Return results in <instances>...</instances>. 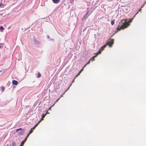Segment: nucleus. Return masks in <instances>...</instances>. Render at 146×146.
<instances>
[{
	"label": "nucleus",
	"mask_w": 146,
	"mask_h": 146,
	"mask_svg": "<svg viewBox=\"0 0 146 146\" xmlns=\"http://www.w3.org/2000/svg\"><path fill=\"white\" fill-rule=\"evenodd\" d=\"M115 23L114 21L112 20L111 22V24L112 25H113Z\"/></svg>",
	"instance_id": "nucleus-9"
},
{
	"label": "nucleus",
	"mask_w": 146,
	"mask_h": 146,
	"mask_svg": "<svg viewBox=\"0 0 146 146\" xmlns=\"http://www.w3.org/2000/svg\"><path fill=\"white\" fill-rule=\"evenodd\" d=\"M141 10V9H140L139 11H138L137 13H136V15H136L139 12V11H140Z\"/></svg>",
	"instance_id": "nucleus-12"
},
{
	"label": "nucleus",
	"mask_w": 146,
	"mask_h": 146,
	"mask_svg": "<svg viewBox=\"0 0 146 146\" xmlns=\"http://www.w3.org/2000/svg\"><path fill=\"white\" fill-rule=\"evenodd\" d=\"M86 65V64L84 66V67H83L84 68L85 67H86V65Z\"/></svg>",
	"instance_id": "nucleus-20"
},
{
	"label": "nucleus",
	"mask_w": 146,
	"mask_h": 146,
	"mask_svg": "<svg viewBox=\"0 0 146 146\" xmlns=\"http://www.w3.org/2000/svg\"><path fill=\"white\" fill-rule=\"evenodd\" d=\"M114 41L113 39H111L110 41L107 42L105 45H106V46L108 45L110 47H111L114 43Z\"/></svg>",
	"instance_id": "nucleus-2"
},
{
	"label": "nucleus",
	"mask_w": 146,
	"mask_h": 146,
	"mask_svg": "<svg viewBox=\"0 0 146 146\" xmlns=\"http://www.w3.org/2000/svg\"><path fill=\"white\" fill-rule=\"evenodd\" d=\"M82 71H81V70H80V72H79V73H80H80L82 72Z\"/></svg>",
	"instance_id": "nucleus-18"
},
{
	"label": "nucleus",
	"mask_w": 146,
	"mask_h": 146,
	"mask_svg": "<svg viewBox=\"0 0 146 146\" xmlns=\"http://www.w3.org/2000/svg\"><path fill=\"white\" fill-rule=\"evenodd\" d=\"M1 88L2 92H3L5 90V88L3 86H1Z\"/></svg>",
	"instance_id": "nucleus-10"
},
{
	"label": "nucleus",
	"mask_w": 146,
	"mask_h": 146,
	"mask_svg": "<svg viewBox=\"0 0 146 146\" xmlns=\"http://www.w3.org/2000/svg\"><path fill=\"white\" fill-rule=\"evenodd\" d=\"M133 19V18L131 19L128 22L126 21L127 19H123L119 23L117 29V31H119L121 29H123L126 28L129 25V23L131 22Z\"/></svg>",
	"instance_id": "nucleus-1"
},
{
	"label": "nucleus",
	"mask_w": 146,
	"mask_h": 146,
	"mask_svg": "<svg viewBox=\"0 0 146 146\" xmlns=\"http://www.w3.org/2000/svg\"><path fill=\"white\" fill-rule=\"evenodd\" d=\"M97 54L96 55H95V56H94L93 57H92L90 60V61H93L95 59H94V58L96 57L97 56Z\"/></svg>",
	"instance_id": "nucleus-5"
},
{
	"label": "nucleus",
	"mask_w": 146,
	"mask_h": 146,
	"mask_svg": "<svg viewBox=\"0 0 146 146\" xmlns=\"http://www.w3.org/2000/svg\"><path fill=\"white\" fill-rule=\"evenodd\" d=\"M33 42L35 44H38L39 43L38 41L36 39H34Z\"/></svg>",
	"instance_id": "nucleus-6"
},
{
	"label": "nucleus",
	"mask_w": 146,
	"mask_h": 146,
	"mask_svg": "<svg viewBox=\"0 0 146 146\" xmlns=\"http://www.w3.org/2000/svg\"><path fill=\"white\" fill-rule=\"evenodd\" d=\"M0 48H1V46H0Z\"/></svg>",
	"instance_id": "nucleus-25"
},
{
	"label": "nucleus",
	"mask_w": 146,
	"mask_h": 146,
	"mask_svg": "<svg viewBox=\"0 0 146 146\" xmlns=\"http://www.w3.org/2000/svg\"><path fill=\"white\" fill-rule=\"evenodd\" d=\"M50 108H49L48 110H50Z\"/></svg>",
	"instance_id": "nucleus-24"
},
{
	"label": "nucleus",
	"mask_w": 146,
	"mask_h": 146,
	"mask_svg": "<svg viewBox=\"0 0 146 146\" xmlns=\"http://www.w3.org/2000/svg\"><path fill=\"white\" fill-rule=\"evenodd\" d=\"M144 5V4H143V6L141 7V8H143V5Z\"/></svg>",
	"instance_id": "nucleus-22"
},
{
	"label": "nucleus",
	"mask_w": 146,
	"mask_h": 146,
	"mask_svg": "<svg viewBox=\"0 0 146 146\" xmlns=\"http://www.w3.org/2000/svg\"><path fill=\"white\" fill-rule=\"evenodd\" d=\"M78 76H77V75H76L75 77V78H76V77H78Z\"/></svg>",
	"instance_id": "nucleus-21"
},
{
	"label": "nucleus",
	"mask_w": 146,
	"mask_h": 146,
	"mask_svg": "<svg viewBox=\"0 0 146 146\" xmlns=\"http://www.w3.org/2000/svg\"><path fill=\"white\" fill-rule=\"evenodd\" d=\"M18 82L17 81L13 80L12 81V84L13 85H16L18 84Z\"/></svg>",
	"instance_id": "nucleus-4"
},
{
	"label": "nucleus",
	"mask_w": 146,
	"mask_h": 146,
	"mask_svg": "<svg viewBox=\"0 0 146 146\" xmlns=\"http://www.w3.org/2000/svg\"><path fill=\"white\" fill-rule=\"evenodd\" d=\"M60 98H59L58 99L56 100V102H55V103H56V102H57L58 101V100H59L60 99Z\"/></svg>",
	"instance_id": "nucleus-15"
},
{
	"label": "nucleus",
	"mask_w": 146,
	"mask_h": 146,
	"mask_svg": "<svg viewBox=\"0 0 146 146\" xmlns=\"http://www.w3.org/2000/svg\"><path fill=\"white\" fill-rule=\"evenodd\" d=\"M90 60L89 61V62L86 64V65H87L89 64L90 63Z\"/></svg>",
	"instance_id": "nucleus-13"
},
{
	"label": "nucleus",
	"mask_w": 146,
	"mask_h": 146,
	"mask_svg": "<svg viewBox=\"0 0 146 146\" xmlns=\"http://www.w3.org/2000/svg\"><path fill=\"white\" fill-rule=\"evenodd\" d=\"M3 5V4L2 3H0V6H1Z\"/></svg>",
	"instance_id": "nucleus-14"
},
{
	"label": "nucleus",
	"mask_w": 146,
	"mask_h": 146,
	"mask_svg": "<svg viewBox=\"0 0 146 146\" xmlns=\"http://www.w3.org/2000/svg\"><path fill=\"white\" fill-rule=\"evenodd\" d=\"M4 29V28L2 26H1L0 27V29L1 30H3Z\"/></svg>",
	"instance_id": "nucleus-11"
},
{
	"label": "nucleus",
	"mask_w": 146,
	"mask_h": 146,
	"mask_svg": "<svg viewBox=\"0 0 146 146\" xmlns=\"http://www.w3.org/2000/svg\"><path fill=\"white\" fill-rule=\"evenodd\" d=\"M74 82V79L73 80V82Z\"/></svg>",
	"instance_id": "nucleus-23"
},
{
	"label": "nucleus",
	"mask_w": 146,
	"mask_h": 146,
	"mask_svg": "<svg viewBox=\"0 0 146 146\" xmlns=\"http://www.w3.org/2000/svg\"><path fill=\"white\" fill-rule=\"evenodd\" d=\"M80 74L79 73L77 74V76H78Z\"/></svg>",
	"instance_id": "nucleus-19"
},
{
	"label": "nucleus",
	"mask_w": 146,
	"mask_h": 146,
	"mask_svg": "<svg viewBox=\"0 0 146 146\" xmlns=\"http://www.w3.org/2000/svg\"><path fill=\"white\" fill-rule=\"evenodd\" d=\"M106 46V45H104L99 49V51L97 53V55L100 54L101 52L104 49V48Z\"/></svg>",
	"instance_id": "nucleus-3"
},
{
	"label": "nucleus",
	"mask_w": 146,
	"mask_h": 146,
	"mask_svg": "<svg viewBox=\"0 0 146 146\" xmlns=\"http://www.w3.org/2000/svg\"><path fill=\"white\" fill-rule=\"evenodd\" d=\"M41 76V74L39 72H38V76H37V78H40Z\"/></svg>",
	"instance_id": "nucleus-8"
},
{
	"label": "nucleus",
	"mask_w": 146,
	"mask_h": 146,
	"mask_svg": "<svg viewBox=\"0 0 146 146\" xmlns=\"http://www.w3.org/2000/svg\"><path fill=\"white\" fill-rule=\"evenodd\" d=\"M53 2L55 3H56L58 2L60 0H52Z\"/></svg>",
	"instance_id": "nucleus-7"
},
{
	"label": "nucleus",
	"mask_w": 146,
	"mask_h": 146,
	"mask_svg": "<svg viewBox=\"0 0 146 146\" xmlns=\"http://www.w3.org/2000/svg\"><path fill=\"white\" fill-rule=\"evenodd\" d=\"M84 68H82L80 70H81V71H83Z\"/></svg>",
	"instance_id": "nucleus-16"
},
{
	"label": "nucleus",
	"mask_w": 146,
	"mask_h": 146,
	"mask_svg": "<svg viewBox=\"0 0 146 146\" xmlns=\"http://www.w3.org/2000/svg\"><path fill=\"white\" fill-rule=\"evenodd\" d=\"M82 71H81V70H80V72H79V73H80H80L82 72Z\"/></svg>",
	"instance_id": "nucleus-17"
}]
</instances>
